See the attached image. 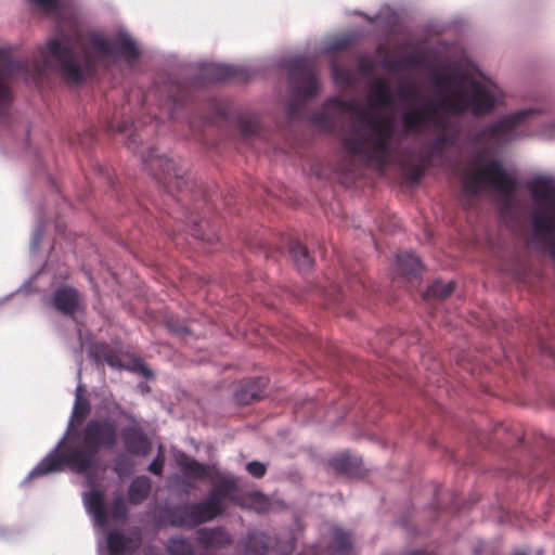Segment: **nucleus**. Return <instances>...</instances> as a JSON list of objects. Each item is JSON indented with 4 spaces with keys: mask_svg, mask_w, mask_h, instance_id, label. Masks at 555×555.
I'll list each match as a JSON object with an SVG mask.
<instances>
[{
    "mask_svg": "<svg viewBox=\"0 0 555 555\" xmlns=\"http://www.w3.org/2000/svg\"><path fill=\"white\" fill-rule=\"evenodd\" d=\"M433 82L439 95L402 114L401 125L405 133L418 134L431 127L444 128V121L439 118L440 114L470 111L474 115H482L494 106L500 95V90L493 82L477 80L464 70L435 75ZM454 141L455 134L443 129V133L437 137L434 149H442Z\"/></svg>",
    "mask_w": 555,
    "mask_h": 555,
    "instance_id": "1",
    "label": "nucleus"
},
{
    "mask_svg": "<svg viewBox=\"0 0 555 555\" xmlns=\"http://www.w3.org/2000/svg\"><path fill=\"white\" fill-rule=\"evenodd\" d=\"M392 104L388 82L376 78L371 82L367 106L361 107L356 101L344 106L354 115L350 128L343 134L344 150L361 159L383 166L390 154V141L393 132L391 116H379L377 109Z\"/></svg>",
    "mask_w": 555,
    "mask_h": 555,
    "instance_id": "2",
    "label": "nucleus"
},
{
    "mask_svg": "<svg viewBox=\"0 0 555 555\" xmlns=\"http://www.w3.org/2000/svg\"><path fill=\"white\" fill-rule=\"evenodd\" d=\"M118 441L116 424L108 417L92 418L87 422L82 431V449L52 451L39 464L37 476L62 470L65 466L77 473H83L95 461L96 453L102 449H113Z\"/></svg>",
    "mask_w": 555,
    "mask_h": 555,
    "instance_id": "3",
    "label": "nucleus"
},
{
    "mask_svg": "<svg viewBox=\"0 0 555 555\" xmlns=\"http://www.w3.org/2000/svg\"><path fill=\"white\" fill-rule=\"evenodd\" d=\"M530 188L533 201L530 244L548 251L555 259V181L550 177H537Z\"/></svg>",
    "mask_w": 555,
    "mask_h": 555,
    "instance_id": "4",
    "label": "nucleus"
},
{
    "mask_svg": "<svg viewBox=\"0 0 555 555\" xmlns=\"http://www.w3.org/2000/svg\"><path fill=\"white\" fill-rule=\"evenodd\" d=\"M464 192L477 195L491 188L501 195L508 197L514 190L515 180L508 175L500 162L490 157L489 153L477 154L465 167L463 177Z\"/></svg>",
    "mask_w": 555,
    "mask_h": 555,
    "instance_id": "5",
    "label": "nucleus"
},
{
    "mask_svg": "<svg viewBox=\"0 0 555 555\" xmlns=\"http://www.w3.org/2000/svg\"><path fill=\"white\" fill-rule=\"evenodd\" d=\"M177 463L185 476L194 479L210 478L214 481L208 496L216 503L227 507L225 501H231L245 506V504L237 499V485L232 476L219 473L215 475L214 466L203 465L184 454L178 456Z\"/></svg>",
    "mask_w": 555,
    "mask_h": 555,
    "instance_id": "6",
    "label": "nucleus"
},
{
    "mask_svg": "<svg viewBox=\"0 0 555 555\" xmlns=\"http://www.w3.org/2000/svg\"><path fill=\"white\" fill-rule=\"evenodd\" d=\"M225 506L209 496L198 503L176 507L171 511V524L177 527L194 528L222 515Z\"/></svg>",
    "mask_w": 555,
    "mask_h": 555,
    "instance_id": "7",
    "label": "nucleus"
},
{
    "mask_svg": "<svg viewBox=\"0 0 555 555\" xmlns=\"http://www.w3.org/2000/svg\"><path fill=\"white\" fill-rule=\"evenodd\" d=\"M116 410L128 422V425L121 429V438L126 450L132 454L147 455L151 452L152 446L139 420L119 405L116 406Z\"/></svg>",
    "mask_w": 555,
    "mask_h": 555,
    "instance_id": "8",
    "label": "nucleus"
},
{
    "mask_svg": "<svg viewBox=\"0 0 555 555\" xmlns=\"http://www.w3.org/2000/svg\"><path fill=\"white\" fill-rule=\"evenodd\" d=\"M48 50L60 62L62 74L67 81L78 83L89 73L90 68L88 63H78L72 50L60 40L50 41Z\"/></svg>",
    "mask_w": 555,
    "mask_h": 555,
    "instance_id": "9",
    "label": "nucleus"
},
{
    "mask_svg": "<svg viewBox=\"0 0 555 555\" xmlns=\"http://www.w3.org/2000/svg\"><path fill=\"white\" fill-rule=\"evenodd\" d=\"M93 48L103 56L112 57L115 54H121L128 59L134 60L139 52L133 40L125 33H120L113 40H108L100 35L91 37Z\"/></svg>",
    "mask_w": 555,
    "mask_h": 555,
    "instance_id": "10",
    "label": "nucleus"
},
{
    "mask_svg": "<svg viewBox=\"0 0 555 555\" xmlns=\"http://www.w3.org/2000/svg\"><path fill=\"white\" fill-rule=\"evenodd\" d=\"M289 80L294 87L296 98H310L319 90L317 77L306 60H295Z\"/></svg>",
    "mask_w": 555,
    "mask_h": 555,
    "instance_id": "11",
    "label": "nucleus"
},
{
    "mask_svg": "<svg viewBox=\"0 0 555 555\" xmlns=\"http://www.w3.org/2000/svg\"><path fill=\"white\" fill-rule=\"evenodd\" d=\"M532 114V111H519L513 114H509L502 119H500L494 125L488 127L485 131V134L494 141L498 142H508L516 138L518 134L516 132V128L526 120V118Z\"/></svg>",
    "mask_w": 555,
    "mask_h": 555,
    "instance_id": "12",
    "label": "nucleus"
},
{
    "mask_svg": "<svg viewBox=\"0 0 555 555\" xmlns=\"http://www.w3.org/2000/svg\"><path fill=\"white\" fill-rule=\"evenodd\" d=\"M14 69L15 63L10 54L5 50L0 49V119L7 117L13 101L10 81Z\"/></svg>",
    "mask_w": 555,
    "mask_h": 555,
    "instance_id": "13",
    "label": "nucleus"
},
{
    "mask_svg": "<svg viewBox=\"0 0 555 555\" xmlns=\"http://www.w3.org/2000/svg\"><path fill=\"white\" fill-rule=\"evenodd\" d=\"M142 543L141 531L135 529L128 535H124L116 531L107 534V546L111 555H122L125 553H133Z\"/></svg>",
    "mask_w": 555,
    "mask_h": 555,
    "instance_id": "14",
    "label": "nucleus"
},
{
    "mask_svg": "<svg viewBox=\"0 0 555 555\" xmlns=\"http://www.w3.org/2000/svg\"><path fill=\"white\" fill-rule=\"evenodd\" d=\"M54 306L64 314H74L81 307L79 293L70 287L59 288L54 294Z\"/></svg>",
    "mask_w": 555,
    "mask_h": 555,
    "instance_id": "15",
    "label": "nucleus"
},
{
    "mask_svg": "<svg viewBox=\"0 0 555 555\" xmlns=\"http://www.w3.org/2000/svg\"><path fill=\"white\" fill-rule=\"evenodd\" d=\"M197 542L206 548L221 547L232 542L229 532L222 527L201 529L197 534Z\"/></svg>",
    "mask_w": 555,
    "mask_h": 555,
    "instance_id": "16",
    "label": "nucleus"
},
{
    "mask_svg": "<svg viewBox=\"0 0 555 555\" xmlns=\"http://www.w3.org/2000/svg\"><path fill=\"white\" fill-rule=\"evenodd\" d=\"M83 502L88 513L92 515L95 525L104 527L106 524V512L102 493L98 490H92L85 495Z\"/></svg>",
    "mask_w": 555,
    "mask_h": 555,
    "instance_id": "17",
    "label": "nucleus"
},
{
    "mask_svg": "<svg viewBox=\"0 0 555 555\" xmlns=\"http://www.w3.org/2000/svg\"><path fill=\"white\" fill-rule=\"evenodd\" d=\"M264 386L262 378L241 387L234 392L235 402L238 404H249L262 397L261 387Z\"/></svg>",
    "mask_w": 555,
    "mask_h": 555,
    "instance_id": "18",
    "label": "nucleus"
},
{
    "mask_svg": "<svg viewBox=\"0 0 555 555\" xmlns=\"http://www.w3.org/2000/svg\"><path fill=\"white\" fill-rule=\"evenodd\" d=\"M143 162L151 166V169L157 168L160 169L165 177V183L170 184L171 180H177V183L179 184L180 175L178 172V169L176 168L175 163L171 159H168L166 157H155L153 159H146L144 158Z\"/></svg>",
    "mask_w": 555,
    "mask_h": 555,
    "instance_id": "19",
    "label": "nucleus"
},
{
    "mask_svg": "<svg viewBox=\"0 0 555 555\" xmlns=\"http://www.w3.org/2000/svg\"><path fill=\"white\" fill-rule=\"evenodd\" d=\"M289 254L298 270L307 271L312 268L313 260L306 247H304L299 242H292L289 244Z\"/></svg>",
    "mask_w": 555,
    "mask_h": 555,
    "instance_id": "20",
    "label": "nucleus"
},
{
    "mask_svg": "<svg viewBox=\"0 0 555 555\" xmlns=\"http://www.w3.org/2000/svg\"><path fill=\"white\" fill-rule=\"evenodd\" d=\"M151 491V481L147 477L141 476L135 478L129 488V499L131 503H141Z\"/></svg>",
    "mask_w": 555,
    "mask_h": 555,
    "instance_id": "21",
    "label": "nucleus"
},
{
    "mask_svg": "<svg viewBox=\"0 0 555 555\" xmlns=\"http://www.w3.org/2000/svg\"><path fill=\"white\" fill-rule=\"evenodd\" d=\"M205 74L209 80L220 81L235 77L237 70L234 66L211 63L206 66Z\"/></svg>",
    "mask_w": 555,
    "mask_h": 555,
    "instance_id": "22",
    "label": "nucleus"
},
{
    "mask_svg": "<svg viewBox=\"0 0 555 555\" xmlns=\"http://www.w3.org/2000/svg\"><path fill=\"white\" fill-rule=\"evenodd\" d=\"M269 547L267 537L260 532L249 533L244 543V550L250 555H262Z\"/></svg>",
    "mask_w": 555,
    "mask_h": 555,
    "instance_id": "23",
    "label": "nucleus"
},
{
    "mask_svg": "<svg viewBox=\"0 0 555 555\" xmlns=\"http://www.w3.org/2000/svg\"><path fill=\"white\" fill-rule=\"evenodd\" d=\"M397 266L398 270L405 275H416L422 268L420 258L411 253L398 255Z\"/></svg>",
    "mask_w": 555,
    "mask_h": 555,
    "instance_id": "24",
    "label": "nucleus"
},
{
    "mask_svg": "<svg viewBox=\"0 0 555 555\" xmlns=\"http://www.w3.org/2000/svg\"><path fill=\"white\" fill-rule=\"evenodd\" d=\"M91 406L90 402L87 398L82 396V386L78 385L76 388L75 403L72 412L69 427L73 424V421H82L89 413Z\"/></svg>",
    "mask_w": 555,
    "mask_h": 555,
    "instance_id": "25",
    "label": "nucleus"
},
{
    "mask_svg": "<svg viewBox=\"0 0 555 555\" xmlns=\"http://www.w3.org/2000/svg\"><path fill=\"white\" fill-rule=\"evenodd\" d=\"M454 291V283L437 281L433 283L424 294V298L429 299H444L449 297Z\"/></svg>",
    "mask_w": 555,
    "mask_h": 555,
    "instance_id": "26",
    "label": "nucleus"
},
{
    "mask_svg": "<svg viewBox=\"0 0 555 555\" xmlns=\"http://www.w3.org/2000/svg\"><path fill=\"white\" fill-rule=\"evenodd\" d=\"M166 548L168 555H195L191 542L184 538H171Z\"/></svg>",
    "mask_w": 555,
    "mask_h": 555,
    "instance_id": "27",
    "label": "nucleus"
},
{
    "mask_svg": "<svg viewBox=\"0 0 555 555\" xmlns=\"http://www.w3.org/2000/svg\"><path fill=\"white\" fill-rule=\"evenodd\" d=\"M247 500L249 501L248 506L255 508L259 513L266 512L269 507V500L260 492L248 493Z\"/></svg>",
    "mask_w": 555,
    "mask_h": 555,
    "instance_id": "28",
    "label": "nucleus"
},
{
    "mask_svg": "<svg viewBox=\"0 0 555 555\" xmlns=\"http://www.w3.org/2000/svg\"><path fill=\"white\" fill-rule=\"evenodd\" d=\"M37 8H41L48 13L61 15L65 8L64 0H37Z\"/></svg>",
    "mask_w": 555,
    "mask_h": 555,
    "instance_id": "29",
    "label": "nucleus"
},
{
    "mask_svg": "<svg viewBox=\"0 0 555 555\" xmlns=\"http://www.w3.org/2000/svg\"><path fill=\"white\" fill-rule=\"evenodd\" d=\"M332 467L339 473H349L352 467L351 459L346 454H340L331 461Z\"/></svg>",
    "mask_w": 555,
    "mask_h": 555,
    "instance_id": "30",
    "label": "nucleus"
},
{
    "mask_svg": "<svg viewBox=\"0 0 555 555\" xmlns=\"http://www.w3.org/2000/svg\"><path fill=\"white\" fill-rule=\"evenodd\" d=\"M112 516L116 519H124L127 516V506L121 496H118L114 500Z\"/></svg>",
    "mask_w": 555,
    "mask_h": 555,
    "instance_id": "31",
    "label": "nucleus"
},
{
    "mask_svg": "<svg viewBox=\"0 0 555 555\" xmlns=\"http://www.w3.org/2000/svg\"><path fill=\"white\" fill-rule=\"evenodd\" d=\"M397 93L399 99L404 101H411L416 98L417 90L412 86L401 83L398 86Z\"/></svg>",
    "mask_w": 555,
    "mask_h": 555,
    "instance_id": "32",
    "label": "nucleus"
},
{
    "mask_svg": "<svg viewBox=\"0 0 555 555\" xmlns=\"http://www.w3.org/2000/svg\"><path fill=\"white\" fill-rule=\"evenodd\" d=\"M333 79L341 85L351 83V76L348 72L340 69L337 65H333L332 67Z\"/></svg>",
    "mask_w": 555,
    "mask_h": 555,
    "instance_id": "33",
    "label": "nucleus"
},
{
    "mask_svg": "<svg viewBox=\"0 0 555 555\" xmlns=\"http://www.w3.org/2000/svg\"><path fill=\"white\" fill-rule=\"evenodd\" d=\"M247 472L256 478H261L267 472L264 464L260 462H250L246 466Z\"/></svg>",
    "mask_w": 555,
    "mask_h": 555,
    "instance_id": "34",
    "label": "nucleus"
},
{
    "mask_svg": "<svg viewBox=\"0 0 555 555\" xmlns=\"http://www.w3.org/2000/svg\"><path fill=\"white\" fill-rule=\"evenodd\" d=\"M115 472L119 475V476H122V475H126L129 473V469H128V464L126 462V459L125 457H118L116 460V463H115Z\"/></svg>",
    "mask_w": 555,
    "mask_h": 555,
    "instance_id": "35",
    "label": "nucleus"
},
{
    "mask_svg": "<svg viewBox=\"0 0 555 555\" xmlns=\"http://www.w3.org/2000/svg\"><path fill=\"white\" fill-rule=\"evenodd\" d=\"M164 466V461L157 456L150 465L149 470L155 475H160Z\"/></svg>",
    "mask_w": 555,
    "mask_h": 555,
    "instance_id": "36",
    "label": "nucleus"
},
{
    "mask_svg": "<svg viewBox=\"0 0 555 555\" xmlns=\"http://www.w3.org/2000/svg\"><path fill=\"white\" fill-rule=\"evenodd\" d=\"M278 547L281 552H291L295 547L294 540H292L289 545L287 546H283L282 544L279 543Z\"/></svg>",
    "mask_w": 555,
    "mask_h": 555,
    "instance_id": "37",
    "label": "nucleus"
},
{
    "mask_svg": "<svg viewBox=\"0 0 555 555\" xmlns=\"http://www.w3.org/2000/svg\"><path fill=\"white\" fill-rule=\"evenodd\" d=\"M106 362L112 367H122V365L119 362L115 361L112 357L106 358Z\"/></svg>",
    "mask_w": 555,
    "mask_h": 555,
    "instance_id": "38",
    "label": "nucleus"
},
{
    "mask_svg": "<svg viewBox=\"0 0 555 555\" xmlns=\"http://www.w3.org/2000/svg\"><path fill=\"white\" fill-rule=\"evenodd\" d=\"M404 555H433V554L417 551V552H411V553H408Z\"/></svg>",
    "mask_w": 555,
    "mask_h": 555,
    "instance_id": "39",
    "label": "nucleus"
},
{
    "mask_svg": "<svg viewBox=\"0 0 555 555\" xmlns=\"http://www.w3.org/2000/svg\"><path fill=\"white\" fill-rule=\"evenodd\" d=\"M118 131L119 132H126L127 131V126H121L118 128Z\"/></svg>",
    "mask_w": 555,
    "mask_h": 555,
    "instance_id": "40",
    "label": "nucleus"
},
{
    "mask_svg": "<svg viewBox=\"0 0 555 555\" xmlns=\"http://www.w3.org/2000/svg\"><path fill=\"white\" fill-rule=\"evenodd\" d=\"M30 7L35 5V0H25Z\"/></svg>",
    "mask_w": 555,
    "mask_h": 555,
    "instance_id": "41",
    "label": "nucleus"
},
{
    "mask_svg": "<svg viewBox=\"0 0 555 555\" xmlns=\"http://www.w3.org/2000/svg\"><path fill=\"white\" fill-rule=\"evenodd\" d=\"M33 476H35V469L30 470L29 474H28L29 478H31Z\"/></svg>",
    "mask_w": 555,
    "mask_h": 555,
    "instance_id": "42",
    "label": "nucleus"
},
{
    "mask_svg": "<svg viewBox=\"0 0 555 555\" xmlns=\"http://www.w3.org/2000/svg\"><path fill=\"white\" fill-rule=\"evenodd\" d=\"M513 555H525V553H522V552H516V553H514Z\"/></svg>",
    "mask_w": 555,
    "mask_h": 555,
    "instance_id": "43",
    "label": "nucleus"
},
{
    "mask_svg": "<svg viewBox=\"0 0 555 555\" xmlns=\"http://www.w3.org/2000/svg\"><path fill=\"white\" fill-rule=\"evenodd\" d=\"M132 143H134V142H133V141H129V142H128L129 147H131V144H132Z\"/></svg>",
    "mask_w": 555,
    "mask_h": 555,
    "instance_id": "44",
    "label": "nucleus"
}]
</instances>
